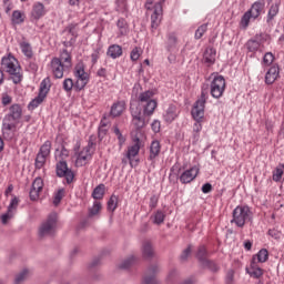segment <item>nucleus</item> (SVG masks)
Here are the masks:
<instances>
[{
	"instance_id": "obj_56",
	"label": "nucleus",
	"mask_w": 284,
	"mask_h": 284,
	"mask_svg": "<svg viewBox=\"0 0 284 284\" xmlns=\"http://www.w3.org/2000/svg\"><path fill=\"white\" fill-rule=\"evenodd\" d=\"M274 59H275L274 53L266 52L263 57L262 64L270 67L272 63H274Z\"/></svg>"
},
{
	"instance_id": "obj_51",
	"label": "nucleus",
	"mask_w": 284,
	"mask_h": 284,
	"mask_svg": "<svg viewBox=\"0 0 284 284\" xmlns=\"http://www.w3.org/2000/svg\"><path fill=\"white\" fill-rule=\"evenodd\" d=\"M45 161H48V156L38 153L36 158V170H41L45 165Z\"/></svg>"
},
{
	"instance_id": "obj_13",
	"label": "nucleus",
	"mask_w": 284,
	"mask_h": 284,
	"mask_svg": "<svg viewBox=\"0 0 284 284\" xmlns=\"http://www.w3.org/2000/svg\"><path fill=\"white\" fill-rule=\"evenodd\" d=\"M140 151H141V140L136 138L134 140V144L129 146L126 152V159L131 168L139 165V160L133 161L132 159H134V156H138Z\"/></svg>"
},
{
	"instance_id": "obj_40",
	"label": "nucleus",
	"mask_w": 284,
	"mask_h": 284,
	"mask_svg": "<svg viewBox=\"0 0 284 284\" xmlns=\"http://www.w3.org/2000/svg\"><path fill=\"white\" fill-rule=\"evenodd\" d=\"M116 207H119V196L111 195L106 204V210L109 212H115Z\"/></svg>"
},
{
	"instance_id": "obj_64",
	"label": "nucleus",
	"mask_w": 284,
	"mask_h": 284,
	"mask_svg": "<svg viewBox=\"0 0 284 284\" xmlns=\"http://www.w3.org/2000/svg\"><path fill=\"white\" fill-rule=\"evenodd\" d=\"M140 58H141V53L139 52V48L135 47V48L131 51V61H139Z\"/></svg>"
},
{
	"instance_id": "obj_27",
	"label": "nucleus",
	"mask_w": 284,
	"mask_h": 284,
	"mask_svg": "<svg viewBox=\"0 0 284 284\" xmlns=\"http://www.w3.org/2000/svg\"><path fill=\"white\" fill-rule=\"evenodd\" d=\"M106 57H110V59H119L120 57H123V47L119 44H111L108 48Z\"/></svg>"
},
{
	"instance_id": "obj_7",
	"label": "nucleus",
	"mask_w": 284,
	"mask_h": 284,
	"mask_svg": "<svg viewBox=\"0 0 284 284\" xmlns=\"http://www.w3.org/2000/svg\"><path fill=\"white\" fill-rule=\"evenodd\" d=\"M211 77H213V80L210 83V94L213 99H221L227 88L225 78L219 73H212Z\"/></svg>"
},
{
	"instance_id": "obj_63",
	"label": "nucleus",
	"mask_w": 284,
	"mask_h": 284,
	"mask_svg": "<svg viewBox=\"0 0 284 284\" xmlns=\"http://www.w3.org/2000/svg\"><path fill=\"white\" fill-rule=\"evenodd\" d=\"M268 236H271L272 239H275L276 241H278V239H281V231H278L277 229H270L267 231Z\"/></svg>"
},
{
	"instance_id": "obj_32",
	"label": "nucleus",
	"mask_w": 284,
	"mask_h": 284,
	"mask_svg": "<svg viewBox=\"0 0 284 284\" xmlns=\"http://www.w3.org/2000/svg\"><path fill=\"white\" fill-rule=\"evenodd\" d=\"M195 256L197 261H200L203 264L205 261L209 260L207 257L210 256V252H207V247L205 245H200L197 247Z\"/></svg>"
},
{
	"instance_id": "obj_16",
	"label": "nucleus",
	"mask_w": 284,
	"mask_h": 284,
	"mask_svg": "<svg viewBox=\"0 0 284 284\" xmlns=\"http://www.w3.org/2000/svg\"><path fill=\"white\" fill-rule=\"evenodd\" d=\"M202 63L206 65V68H212L216 63V49L214 47H207L204 50Z\"/></svg>"
},
{
	"instance_id": "obj_1",
	"label": "nucleus",
	"mask_w": 284,
	"mask_h": 284,
	"mask_svg": "<svg viewBox=\"0 0 284 284\" xmlns=\"http://www.w3.org/2000/svg\"><path fill=\"white\" fill-rule=\"evenodd\" d=\"M207 91L205 89H202L201 95L197 101H195L191 111V114L195 121L193 125V132L201 133V130H203V124L201 123L203 122V119L205 116V103H207Z\"/></svg>"
},
{
	"instance_id": "obj_10",
	"label": "nucleus",
	"mask_w": 284,
	"mask_h": 284,
	"mask_svg": "<svg viewBox=\"0 0 284 284\" xmlns=\"http://www.w3.org/2000/svg\"><path fill=\"white\" fill-rule=\"evenodd\" d=\"M62 34H67L65 40L63 41L64 48L74 47V43H77V39H79V23H69L62 31Z\"/></svg>"
},
{
	"instance_id": "obj_15",
	"label": "nucleus",
	"mask_w": 284,
	"mask_h": 284,
	"mask_svg": "<svg viewBox=\"0 0 284 284\" xmlns=\"http://www.w3.org/2000/svg\"><path fill=\"white\" fill-rule=\"evenodd\" d=\"M159 265H150L144 274L142 284H159L156 274H159Z\"/></svg>"
},
{
	"instance_id": "obj_31",
	"label": "nucleus",
	"mask_w": 284,
	"mask_h": 284,
	"mask_svg": "<svg viewBox=\"0 0 284 284\" xmlns=\"http://www.w3.org/2000/svg\"><path fill=\"white\" fill-rule=\"evenodd\" d=\"M245 48L248 50V52H252L253 54L258 52L261 48V42H258V36H256L255 39H250L245 43Z\"/></svg>"
},
{
	"instance_id": "obj_43",
	"label": "nucleus",
	"mask_w": 284,
	"mask_h": 284,
	"mask_svg": "<svg viewBox=\"0 0 284 284\" xmlns=\"http://www.w3.org/2000/svg\"><path fill=\"white\" fill-rule=\"evenodd\" d=\"M52 150V142L50 140H47L43 145L40 148V151L38 154H41L42 156H50V151Z\"/></svg>"
},
{
	"instance_id": "obj_38",
	"label": "nucleus",
	"mask_w": 284,
	"mask_h": 284,
	"mask_svg": "<svg viewBox=\"0 0 284 284\" xmlns=\"http://www.w3.org/2000/svg\"><path fill=\"white\" fill-rule=\"evenodd\" d=\"M152 97H154V91L148 90L142 93H140L138 101L140 105H143L144 103H148V101H153Z\"/></svg>"
},
{
	"instance_id": "obj_55",
	"label": "nucleus",
	"mask_w": 284,
	"mask_h": 284,
	"mask_svg": "<svg viewBox=\"0 0 284 284\" xmlns=\"http://www.w3.org/2000/svg\"><path fill=\"white\" fill-rule=\"evenodd\" d=\"M113 132H114L115 136L118 138L120 148H123V144L125 143V138L123 136V133H121V130L119 129V126L114 125Z\"/></svg>"
},
{
	"instance_id": "obj_53",
	"label": "nucleus",
	"mask_w": 284,
	"mask_h": 284,
	"mask_svg": "<svg viewBox=\"0 0 284 284\" xmlns=\"http://www.w3.org/2000/svg\"><path fill=\"white\" fill-rule=\"evenodd\" d=\"M136 261L135 256H131L126 260H124L121 264H120V270H129V267H132V265H134V262Z\"/></svg>"
},
{
	"instance_id": "obj_21",
	"label": "nucleus",
	"mask_w": 284,
	"mask_h": 284,
	"mask_svg": "<svg viewBox=\"0 0 284 284\" xmlns=\"http://www.w3.org/2000/svg\"><path fill=\"white\" fill-rule=\"evenodd\" d=\"M159 154H161V142H159V140H153L150 145L148 161H151V163H156Z\"/></svg>"
},
{
	"instance_id": "obj_12",
	"label": "nucleus",
	"mask_w": 284,
	"mask_h": 284,
	"mask_svg": "<svg viewBox=\"0 0 284 284\" xmlns=\"http://www.w3.org/2000/svg\"><path fill=\"white\" fill-rule=\"evenodd\" d=\"M55 174L59 176V179H65L68 185L74 181V172H72V169L68 168V162L63 160H58L55 164Z\"/></svg>"
},
{
	"instance_id": "obj_11",
	"label": "nucleus",
	"mask_w": 284,
	"mask_h": 284,
	"mask_svg": "<svg viewBox=\"0 0 284 284\" xmlns=\"http://www.w3.org/2000/svg\"><path fill=\"white\" fill-rule=\"evenodd\" d=\"M21 116H23V109L20 104H12L9 108V113H7L2 120V123H9V125H19L21 121Z\"/></svg>"
},
{
	"instance_id": "obj_39",
	"label": "nucleus",
	"mask_w": 284,
	"mask_h": 284,
	"mask_svg": "<svg viewBox=\"0 0 284 284\" xmlns=\"http://www.w3.org/2000/svg\"><path fill=\"white\" fill-rule=\"evenodd\" d=\"M253 256H255V263H266L267 258H270V252L266 248H262Z\"/></svg>"
},
{
	"instance_id": "obj_24",
	"label": "nucleus",
	"mask_w": 284,
	"mask_h": 284,
	"mask_svg": "<svg viewBox=\"0 0 284 284\" xmlns=\"http://www.w3.org/2000/svg\"><path fill=\"white\" fill-rule=\"evenodd\" d=\"M123 112H125V101H118L112 104L110 116H112V119H116V116H121Z\"/></svg>"
},
{
	"instance_id": "obj_62",
	"label": "nucleus",
	"mask_w": 284,
	"mask_h": 284,
	"mask_svg": "<svg viewBox=\"0 0 284 284\" xmlns=\"http://www.w3.org/2000/svg\"><path fill=\"white\" fill-rule=\"evenodd\" d=\"M159 205V195H152L150 197L149 207L150 210H155V207Z\"/></svg>"
},
{
	"instance_id": "obj_52",
	"label": "nucleus",
	"mask_w": 284,
	"mask_h": 284,
	"mask_svg": "<svg viewBox=\"0 0 284 284\" xmlns=\"http://www.w3.org/2000/svg\"><path fill=\"white\" fill-rule=\"evenodd\" d=\"M116 12H121L124 14V12H128V1L126 0H116Z\"/></svg>"
},
{
	"instance_id": "obj_58",
	"label": "nucleus",
	"mask_w": 284,
	"mask_h": 284,
	"mask_svg": "<svg viewBox=\"0 0 284 284\" xmlns=\"http://www.w3.org/2000/svg\"><path fill=\"white\" fill-rule=\"evenodd\" d=\"M17 207H19V197L14 196L8 206V211L14 214V212H17Z\"/></svg>"
},
{
	"instance_id": "obj_9",
	"label": "nucleus",
	"mask_w": 284,
	"mask_h": 284,
	"mask_svg": "<svg viewBox=\"0 0 284 284\" xmlns=\"http://www.w3.org/2000/svg\"><path fill=\"white\" fill-rule=\"evenodd\" d=\"M74 77L77 78L75 92H81V90H84L85 85L90 83V74L85 72V64H83V62L75 65Z\"/></svg>"
},
{
	"instance_id": "obj_25",
	"label": "nucleus",
	"mask_w": 284,
	"mask_h": 284,
	"mask_svg": "<svg viewBox=\"0 0 284 284\" xmlns=\"http://www.w3.org/2000/svg\"><path fill=\"white\" fill-rule=\"evenodd\" d=\"M178 43L179 38L176 37V33L171 32L166 34L165 49L168 52H174V50H176Z\"/></svg>"
},
{
	"instance_id": "obj_8",
	"label": "nucleus",
	"mask_w": 284,
	"mask_h": 284,
	"mask_svg": "<svg viewBox=\"0 0 284 284\" xmlns=\"http://www.w3.org/2000/svg\"><path fill=\"white\" fill-rule=\"evenodd\" d=\"M130 112L132 116V124L135 130H143L150 123V116L143 113V108L141 105H131Z\"/></svg>"
},
{
	"instance_id": "obj_41",
	"label": "nucleus",
	"mask_w": 284,
	"mask_h": 284,
	"mask_svg": "<svg viewBox=\"0 0 284 284\" xmlns=\"http://www.w3.org/2000/svg\"><path fill=\"white\" fill-rule=\"evenodd\" d=\"M75 85H77V82L74 83V80H72L70 78L64 79L62 82V88H63L64 92H72V90L77 91Z\"/></svg>"
},
{
	"instance_id": "obj_59",
	"label": "nucleus",
	"mask_w": 284,
	"mask_h": 284,
	"mask_svg": "<svg viewBox=\"0 0 284 284\" xmlns=\"http://www.w3.org/2000/svg\"><path fill=\"white\" fill-rule=\"evenodd\" d=\"M192 254V245H189L180 255V260L182 263H185L187 261L189 256Z\"/></svg>"
},
{
	"instance_id": "obj_2",
	"label": "nucleus",
	"mask_w": 284,
	"mask_h": 284,
	"mask_svg": "<svg viewBox=\"0 0 284 284\" xmlns=\"http://www.w3.org/2000/svg\"><path fill=\"white\" fill-rule=\"evenodd\" d=\"M1 67L4 72L10 74L11 80L16 85H19L23 81V74H21V67L18 65L17 59L9 54L1 60Z\"/></svg>"
},
{
	"instance_id": "obj_19",
	"label": "nucleus",
	"mask_w": 284,
	"mask_h": 284,
	"mask_svg": "<svg viewBox=\"0 0 284 284\" xmlns=\"http://www.w3.org/2000/svg\"><path fill=\"white\" fill-rule=\"evenodd\" d=\"M43 192V179L37 178L33 183L31 191L29 193L30 200L31 201H37L39 199V193Z\"/></svg>"
},
{
	"instance_id": "obj_42",
	"label": "nucleus",
	"mask_w": 284,
	"mask_h": 284,
	"mask_svg": "<svg viewBox=\"0 0 284 284\" xmlns=\"http://www.w3.org/2000/svg\"><path fill=\"white\" fill-rule=\"evenodd\" d=\"M20 48H21L22 53L24 54V57H26L27 59H32L33 52H32V45H30V43H28V42H21V43H20Z\"/></svg>"
},
{
	"instance_id": "obj_4",
	"label": "nucleus",
	"mask_w": 284,
	"mask_h": 284,
	"mask_svg": "<svg viewBox=\"0 0 284 284\" xmlns=\"http://www.w3.org/2000/svg\"><path fill=\"white\" fill-rule=\"evenodd\" d=\"M231 223L236 227H245V223L252 221V209L247 205H237L232 212Z\"/></svg>"
},
{
	"instance_id": "obj_34",
	"label": "nucleus",
	"mask_w": 284,
	"mask_h": 284,
	"mask_svg": "<svg viewBox=\"0 0 284 284\" xmlns=\"http://www.w3.org/2000/svg\"><path fill=\"white\" fill-rule=\"evenodd\" d=\"M59 60L61 61L62 65H64V68H68L69 70L72 68V55L70 54V52H68V50H63Z\"/></svg>"
},
{
	"instance_id": "obj_44",
	"label": "nucleus",
	"mask_w": 284,
	"mask_h": 284,
	"mask_svg": "<svg viewBox=\"0 0 284 284\" xmlns=\"http://www.w3.org/2000/svg\"><path fill=\"white\" fill-rule=\"evenodd\" d=\"M283 174H284V164H280L273 171V181H275V183H278L281 179H283Z\"/></svg>"
},
{
	"instance_id": "obj_29",
	"label": "nucleus",
	"mask_w": 284,
	"mask_h": 284,
	"mask_svg": "<svg viewBox=\"0 0 284 284\" xmlns=\"http://www.w3.org/2000/svg\"><path fill=\"white\" fill-rule=\"evenodd\" d=\"M116 28L119 30V37H125L128 32H130V26L128 24V20H125V18L118 19Z\"/></svg>"
},
{
	"instance_id": "obj_6",
	"label": "nucleus",
	"mask_w": 284,
	"mask_h": 284,
	"mask_svg": "<svg viewBox=\"0 0 284 284\" xmlns=\"http://www.w3.org/2000/svg\"><path fill=\"white\" fill-rule=\"evenodd\" d=\"M152 0H146L144 8L146 10H153V13L151 14V32L154 34L156 30H159V26H161V21H163V7L161 3H155L152 8Z\"/></svg>"
},
{
	"instance_id": "obj_36",
	"label": "nucleus",
	"mask_w": 284,
	"mask_h": 284,
	"mask_svg": "<svg viewBox=\"0 0 284 284\" xmlns=\"http://www.w3.org/2000/svg\"><path fill=\"white\" fill-rule=\"evenodd\" d=\"M105 196V184H99L92 192V199L101 201Z\"/></svg>"
},
{
	"instance_id": "obj_18",
	"label": "nucleus",
	"mask_w": 284,
	"mask_h": 284,
	"mask_svg": "<svg viewBox=\"0 0 284 284\" xmlns=\"http://www.w3.org/2000/svg\"><path fill=\"white\" fill-rule=\"evenodd\" d=\"M246 272L252 278H261L263 276V268L256 262V256L252 257L251 265L246 267Z\"/></svg>"
},
{
	"instance_id": "obj_46",
	"label": "nucleus",
	"mask_w": 284,
	"mask_h": 284,
	"mask_svg": "<svg viewBox=\"0 0 284 284\" xmlns=\"http://www.w3.org/2000/svg\"><path fill=\"white\" fill-rule=\"evenodd\" d=\"M101 210H103V205L101 204V202L94 201L93 206L89 209L90 219H92V216H97V214H99Z\"/></svg>"
},
{
	"instance_id": "obj_61",
	"label": "nucleus",
	"mask_w": 284,
	"mask_h": 284,
	"mask_svg": "<svg viewBox=\"0 0 284 284\" xmlns=\"http://www.w3.org/2000/svg\"><path fill=\"white\" fill-rule=\"evenodd\" d=\"M27 276H28V270H23L20 274L16 276L14 283L16 284L23 283Z\"/></svg>"
},
{
	"instance_id": "obj_33",
	"label": "nucleus",
	"mask_w": 284,
	"mask_h": 284,
	"mask_svg": "<svg viewBox=\"0 0 284 284\" xmlns=\"http://www.w3.org/2000/svg\"><path fill=\"white\" fill-rule=\"evenodd\" d=\"M176 116H179L176 114V105L170 104L165 114H164V121L166 123H172V121H174V119H176Z\"/></svg>"
},
{
	"instance_id": "obj_54",
	"label": "nucleus",
	"mask_w": 284,
	"mask_h": 284,
	"mask_svg": "<svg viewBox=\"0 0 284 284\" xmlns=\"http://www.w3.org/2000/svg\"><path fill=\"white\" fill-rule=\"evenodd\" d=\"M165 221V213L163 211H156L154 214L153 223L155 225H161Z\"/></svg>"
},
{
	"instance_id": "obj_49",
	"label": "nucleus",
	"mask_w": 284,
	"mask_h": 284,
	"mask_svg": "<svg viewBox=\"0 0 284 284\" xmlns=\"http://www.w3.org/2000/svg\"><path fill=\"white\" fill-rule=\"evenodd\" d=\"M12 21L16 24L23 23L26 21V16L21 11L16 10L12 13Z\"/></svg>"
},
{
	"instance_id": "obj_47",
	"label": "nucleus",
	"mask_w": 284,
	"mask_h": 284,
	"mask_svg": "<svg viewBox=\"0 0 284 284\" xmlns=\"http://www.w3.org/2000/svg\"><path fill=\"white\" fill-rule=\"evenodd\" d=\"M251 19H254V16L253 14H251V12L250 11H246L244 14H243V17H242V19H241V26H242V28L244 29V30H247V28L250 27V20Z\"/></svg>"
},
{
	"instance_id": "obj_48",
	"label": "nucleus",
	"mask_w": 284,
	"mask_h": 284,
	"mask_svg": "<svg viewBox=\"0 0 284 284\" xmlns=\"http://www.w3.org/2000/svg\"><path fill=\"white\" fill-rule=\"evenodd\" d=\"M45 101V98L43 95L38 94L29 104L28 110H36L38 105H41V103Z\"/></svg>"
},
{
	"instance_id": "obj_57",
	"label": "nucleus",
	"mask_w": 284,
	"mask_h": 284,
	"mask_svg": "<svg viewBox=\"0 0 284 284\" xmlns=\"http://www.w3.org/2000/svg\"><path fill=\"white\" fill-rule=\"evenodd\" d=\"M207 32V23L201 24L195 31V39H202L203 34Z\"/></svg>"
},
{
	"instance_id": "obj_14",
	"label": "nucleus",
	"mask_w": 284,
	"mask_h": 284,
	"mask_svg": "<svg viewBox=\"0 0 284 284\" xmlns=\"http://www.w3.org/2000/svg\"><path fill=\"white\" fill-rule=\"evenodd\" d=\"M65 70H70L65 64L61 63V60L59 58H53L51 60V72L54 77V79H63V73Z\"/></svg>"
},
{
	"instance_id": "obj_37",
	"label": "nucleus",
	"mask_w": 284,
	"mask_h": 284,
	"mask_svg": "<svg viewBox=\"0 0 284 284\" xmlns=\"http://www.w3.org/2000/svg\"><path fill=\"white\" fill-rule=\"evenodd\" d=\"M50 78H45L44 80H42V82L40 83V89H39V94L40 97H48V92H50Z\"/></svg>"
},
{
	"instance_id": "obj_22",
	"label": "nucleus",
	"mask_w": 284,
	"mask_h": 284,
	"mask_svg": "<svg viewBox=\"0 0 284 284\" xmlns=\"http://www.w3.org/2000/svg\"><path fill=\"white\" fill-rule=\"evenodd\" d=\"M248 11L254 20L258 19V17L265 12V0L255 1Z\"/></svg>"
},
{
	"instance_id": "obj_5",
	"label": "nucleus",
	"mask_w": 284,
	"mask_h": 284,
	"mask_svg": "<svg viewBox=\"0 0 284 284\" xmlns=\"http://www.w3.org/2000/svg\"><path fill=\"white\" fill-rule=\"evenodd\" d=\"M59 223V214L55 212L48 215L47 220L42 222L39 227V237L45 239V236H54L57 234V225Z\"/></svg>"
},
{
	"instance_id": "obj_50",
	"label": "nucleus",
	"mask_w": 284,
	"mask_h": 284,
	"mask_svg": "<svg viewBox=\"0 0 284 284\" xmlns=\"http://www.w3.org/2000/svg\"><path fill=\"white\" fill-rule=\"evenodd\" d=\"M63 196H65V190L60 189L58 192L54 194L53 197V205L57 207L63 201Z\"/></svg>"
},
{
	"instance_id": "obj_20",
	"label": "nucleus",
	"mask_w": 284,
	"mask_h": 284,
	"mask_svg": "<svg viewBox=\"0 0 284 284\" xmlns=\"http://www.w3.org/2000/svg\"><path fill=\"white\" fill-rule=\"evenodd\" d=\"M278 74H281L278 64H273L265 74V84L272 85L278 79Z\"/></svg>"
},
{
	"instance_id": "obj_28",
	"label": "nucleus",
	"mask_w": 284,
	"mask_h": 284,
	"mask_svg": "<svg viewBox=\"0 0 284 284\" xmlns=\"http://www.w3.org/2000/svg\"><path fill=\"white\" fill-rule=\"evenodd\" d=\"M158 102L156 100H150L144 104H141L140 108H143L142 113H144L146 116H152L154 114V110H156Z\"/></svg>"
},
{
	"instance_id": "obj_3",
	"label": "nucleus",
	"mask_w": 284,
	"mask_h": 284,
	"mask_svg": "<svg viewBox=\"0 0 284 284\" xmlns=\"http://www.w3.org/2000/svg\"><path fill=\"white\" fill-rule=\"evenodd\" d=\"M94 152H97V136L90 135L88 145L84 146L77 156V165L83 168V165H88L89 161H92V156H94Z\"/></svg>"
},
{
	"instance_id": "obj_17",
	"label": "nucleus",
	"mask_w": 284,
	"mask_h": 284,
	"mask_svg": "<svg viewBox=\"0 0 284 284\" xmlns=\"http://www.w3.org/2000/svg\"><path fill=\"white\" fill-rule=\"evenodd\" d=\"M196 176H199V168L193 166V168L184 171L180 175V183H182L183 185H185L187 183H192V181H194V179H196Z\"/></svg>"
},
{
	"instance_id": "obj_60",
	"label": "nucleus",
	"mask_w": 284,
	"mask_h": 284,
	"mask_svg": "<svg viewBox=\"0 0 284 284\" xmlns=\"http://www.w3.org/2000/svg\"><path fill=\"white\" fill-rule=\"evenodd\" d=\"M69 156H70V151L65 149V146H62L60 154L55 155V159H58V161H61V159L65 161V159H68Z\"/></svg>"
},
{
	"instance_id": "obj_26",
	"label": "nucleus",
	"mask_w": 284,
	"mask_h": 284,
	"mask_svg": "<svg viewBox=\"0 0 284 284\" xmlns=\"http://www.w3.org/2000/svg\"><path fill=\"white\" fill-rule=\"evenodd\" d=\"M31 17L39 21L42 17H45V6L41 2H36L32 7Z\"/></svg>"
},
{
	"instance_id": "obj_35",
	"label": "nucleus",
	"mask_w": 284,
	"mask_h": 284,
	"mask_svg": "<svg viewBox=\"0 0 284 284\" xmlns=\"http://www.w3.org/2000/svg\"><path fill=\"white\" fill-rule=\"evenodd\" d=\"M142 254L145 258H152V256H154V248L152 247V242L150 241L143 242Z\"/></svg>"
},
{
	"instance_id": "obj_30",
	"label": "nucleus",
	"mask_w": 284,
	"mask_h": 284,
	"mask_svg": "<svg viewBox=\"0 0 284 284\" xmlns=\"http://www.w3.org/2000/svg\"><path fill=\"white\" fill-rule=\"evenodd\" d=\"M280 8H281V1H275L273 4H271L267 17H266L267 23H272V21H274V19L276 18V14H278Z\"/></svg>"
},
{
	"instance_id": "obj_45",
	"label": "nucleus",
	"mask_w": 284,
	"mask_h": 284,
	"mask_svg": "<svg viewBox=\"0 0 284 284\" xmlns=\"http://www.w3.org/2000/svg\"><path fill=\"white\" fill-rule=\"evenodd\" d=\"M202 265L204 267H207V270H210L214 274H216V272H219L221 270V266H219V264L215 261H212V260L205 261L204 263H202Z\"/></svg>"
},
{
	"instance_id": "obj_23",
	"label": "nucleus",
	"mask_w": 284,
	"mask_h": 284,
	"mask_svg": "<svg viewBox=\"0 0 284 284\" xmlns=\"http://www.w3.org/2000/svg\"><path fill=\"white\" fill-rule=\"evenodd\" d=\"M14 132H17L14 124L2 122V136L6 141H12L14 139Z\"/></svg>"
}]
</instances>
